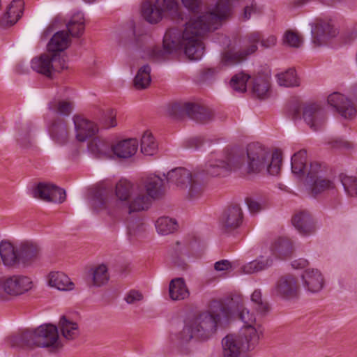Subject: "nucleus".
I'll return each instance as SVG.
<instances>
[{
    "label": "nucleus",
    "instance_id": "obj_1",
    "mask_svg": "<svg viewBox=\"0 0 357 357\" xmlns=\"http://www.w3.org/2000/svg\"><path fill=\"white\" fill-rule=\"evenodd\" d=\"M231 14L229 0H218L216 4L196 16L193 15L185 24L183 31L169 29L163 38V49L153 46L144 52L142 57L159 61L167 56L183 48L185 54L191 60H199L204 55V47L202 39L208 32L218 29L223 20Z\"/></svg>",
    "mask_w": 357,
    "mask_h": 357
},
{
    "label": "nucleus",
    "instance_id": "obj_2",
    "mask_svg": "<svg viewBox=\"0 0 357 357\" xmlns=\"http://www.w3.org/2000/svg\"><path fill=\"white\" fill-rule=\"evenodd\" d=\"M234 153L241 157V167L238 170L248 174H257L263 170L270 175L276 176L280 172L282 158L278 154L271 153L268 149L259 144H250L247 148V156L243 151L233 149Z\"/></svg>",
    "mask_w": 357,
    "mask_h": 357
},
{
    "label": "nucleus",
    "instance_id": "obj_3",
    "mask_svg": "<svg viewBox=\"0 0 357 357\" xmlns=\"http://www.w3.org/2000/svg\"><path fill=\"white\" fill-rule=\"evenodd\" d=\"M8 340L13 347H45L54 352L62 347L58 328L52 324H42L34 330H26L10 336Z\"/></svg>",
    "mask_w": 357,
    "mask_h": 357
},
{
    "label": "nucleus",
    "instance_id": "obj_4",
    "mask_svg": "<svg viewBox=\"0 0 357 357\" xmlns=\"http://www.w3.org/2000/svg\"><path fill=\"white\" fill-rule=\"evenodd\" d=\"M109 190L105 187H98L92 199V208L96 211H105L113 218H116L124 211L125 204L132 194V184L126 179H121L115 187L116 199H112Z\"/></svg>",
    "mask_w": 357,
    "mask_h": 357
},
{
    "label": "nucleus",
    "instance_id": "obj_5",
    "mask_svg": "<svg viewBox=\"0 0 357 357\" xmlns=\"http://www.w3.org/2000/svg\"><path fill=\"white\" fill-rule=\"evenodd\" d=\"M221 320L220 314H212L204 312L198 317L187 321L183 330L171 336L172 341L179 344L189 342L192 339L206 340L216 331L217 325Z\"/></svg>",
    "mask_w": 357,
    "mask_h": 357
},
{
    "label": "nucleus",
    "instance_id": "obj_6",
    "mask_svg": "<svg viewBox=\"0 0 357 357\" xmlns=\"http://www.w3.org/2000/svg\"><path fill=\"white\" fill-rule=\"evenodd\" d=\"M260 38L259 31H253L245 37L243 44L240 40L229 43L220 54V65L229 68L244 62L249 56L257 52Z\"/></svg>",
    "mask_w": 357,
    "mask_h": 357
},
{
    "label": "nucleus",
    "instance_id": "obj_7",
    "mask_svg": "<svg viewBox=\"0 0 357 357\" xmlns=\"http://www.w3.org/2000/svg\"><path fill=\"white\" fill-rule=\"evenodd\" d=\"M142 15L150 24H157L167 13L172 17H179L178 3L176 0L145 1L142 5Z\"/></svg>",
    "mask_w": 357,
    "mask_h": 357
},
{
    "label": "nucleus",
    "instance_id": "obj_8",
    "mask_svg": "<svg viewBox=\"0 0 357 357\" xmlns=\"http://www.w3.org/2000/svg\"><path fill=\"white\" fill-rule=\"evenodd\" d=\"M241 157L234 153L233 149H226L215 160H210L204 172L210 176H225L229 172L238 170L241 167Z\"/></svg>",
    "mask_w": 357,
    "mask_h": 357
},
{
    "label": "nucleus",
    "instance_id": "obj_9",
    "mask_svg": "<svg viewBox=\"0 0 357 357\" xmlns=\"http://www.w3.org/2000/svg\"><path fill=\"white\" fill-rule=\"evenodd\" d=\"M31 68L40 74L50 77L54 71L67 68L65 59L59 54H43L31 60Z\"/></svg>",
    "mask_w": 357,
    "mask_h": 357
},
{
    "label": "nucleus",
    "instance_id": "obj_10",
    "mask_svg": "<svg viewBox=\"0 0 357 357\" xmlns=\"http://www.w3.org/2000/svg\"><path fill=\"white\" fill-rule=\"evenodd\" d=\"M166 178L168 182L173 183L180 188L189 186L188 195L191 198L201 194V186L193 180L190 171L185 168L178 167L169 171Z\"/></svg>",
    "mask_w": 357,
    "mask_h": 357
},
{
    "label": "nucleus",
    "instance_id": "obj_11",
    "mask_svg": "<svg viewBox=\"0 0 357 357\" xmlns=\"http://www.w3.org/2000/svg\"><path fill=\"white\" fill-rule=\"evenodd\" d=\"M307 182L310 185L313 195H317L334 187L332 181L322 176L321 165L317 162L310 164L307 175Z\"/></svg>",
    "mask_w": 357,
    "mask_h": 357
},
{
    "label": "nucleus",
    "instance_id": "obj_12",
    "mask_svg": "<svg viewBox=\"0 0 357 357\" xmlns=\"http://www.w3.org/2000/svg\"><path fill=\"white\" fill-rule=\"evenodd\" d=\"M6 295L17 296L27 292L32 288V281L29 277L13 275L2 277Z\"/></svg>",
    "mask_w": 357,
    "mask_h": 357
},
{
    "label": "nucleus",
    "instance_id": "obj_13",
    "mask_svg": "<svg viewBox=\"0 0 357 357\" xmlns=\"http://www.w3.org/2000/svg\"><path fill=\"white\" fill-rule=\"evenodd\" d=\"M328 102L344 119H352L357 115V109L353 102L343 94L337 92L331 93L328 97Z\"/></svg>",
    "mask_w": 357,
    "mask_h": 357
},
{
    "label": "nucleus",
    "instance_id": "obj_14",
    "mask_svg": "<svg viewBox=\"0 0 357 357\" xmlns=\"http://www.w3.org/2000/svg\"><path fill=\"white\" fill-rule=\"evenodd\" d=\"M262 331L255 326H243L237 334L239 344L245 351H253L259 343Z\"/></svg>",
    "mask_w": 357,
    "mask_h": 357
},
{
    "label": "nucleus",
    "instance_id": "obj_15",
    "mask_svg": "<svg viewBox=\"0 0 357 357\" xmlns=\"http://www.w3.org/2000/svg\"><path fill=\"white\" fill-rule=\"evenodd\" d=\"M274 291L275 294L280 297L292 298L298 296L299 285L294 276L285 275L278 280Z\"/></svg>",
    "mask_w": 357,
    "mask_h": 357
},
{
    "label": "nucleus",
    "instance_id": "obj_16",
    "mask_svg": "<svg viewBox=\"0 0 357 357\" xmlns=\"http://www.w3.org/2000/svg\"><path fill=\"white\" fill-rule=\"evenodd\" d=\"M303 116L306 123L314 131L319 130L326 120L324 110L317 104L306 105L303 109Z\"/></svg>",
    "mask_w": 357,
    "mask_h": 357
},
{
    "label": "nucleus",
    "instance_id": "obj_17",
    "mask_svg": "<svg viewBox=\"0 0 357 357\" xmlns=\"http://www.w3.org/2000/svg\"><path fill=\"white\" fill-rule=\"evenodd\" d=\"M243 221V213L238 205L229 207L224 213L221 220V229L225 233H230L238 228Z\"/></svg>",
    "mask_w": 357,
    "mask_h": 357
},
{
    "label": "nucleus",
    "instance_id": "obj_18",
    "mask_svg": "<svg viewBox=\"0 0 357 357\" xmlns=\"http://www.w3.org/2000/svg\"><path fill=\"white\" fill-rule=\"evenodd\" d=\"M24 9L23 0H13L6 13L0 17V26L6 28L14 25L22 17Z\"/></svg>",
    "mask_w": 357,
    "mask_h": 357
},
{
    "label": "nucleus",
    "instance_id": "obj_19",
    "mask_svg": "<svg viewBox=\"0 0 357 357\" xmlns=\"http://www.w3.org/2000/svg\"><path fill=\"white\" fill-rule=\"evenodd\" d=\"M73 119L76 137L80 142L85 141L98 131L96 124L80 115L74 116Z\"/></svg>",
    "mask_w": 357,
    "mask_h": 357
},
{
    "label": "nucleus",
    "instance_id": "obj_20",
    "mask_svg": "<svg viewBox=\"0 0 357 357\" xmlns=\"http://www.w3.org/2000/svg\"><path fill=\"white\" fill-rule=\"evenodd\" d=\"M151 206V199L148 197L144 190L134 192L125 204L124 211L128 214L147 211Z\"/></svg>",
    "mask_w": 357,
    "mask_h": 357
},
{
    "label": "nucleus",
    "instance_id": "obj_21",
    "mask_svg": "<svg viewBox=\"0 0 357 357\" xmlns=\"http://www.w3.org/2000/svg\"><path fill=\"white\" fill-rule=\"evenodd\" d=\"M312 36L313 42L319 45L322 41L327 38L335 37L337 33V29L334 27L331 21H320L314 26L312 27Z\"/></svg>",
    "mask_w": 357,
    "mask_h": 357
},
{
    "label": "nucleus",
    "instance_id": "obj_22",
    "mask_svg": "<svg viewBox=\"0 0 357 357\" xmlns=\"http://www.w3.org/2000/svg\"><path fill=\"white\" fill-rule=\"evenodd\" d=\"M305 288L312 293L319 292L324 286V278L317 269L311 268L305 271L302 275Z\"/></svg>",
    "mask_w": 357,
    "mask_h": 357
},
{
    "label": "nucleus",
    "instance_id": "obj_23",
    "mask_svg": "<svg viewBox=\"0 0 357 357\" xmlns=\"http://www.w3.org/2000/svg\"><path fill=\"white\" fill-rule=\"evenodd\" d=\"M49 132L51 138L60 145L65 144L69 137V131L64 119H54L49 127Z\"/></svg>",
    "mask_w": 357,
    "mask_h": 357
},
{
    "label": "nucleus",
    "instance_id": "obj_24",
    "mask_svg": "<svg viewBox=\"0 0 357 357\" xmlns=\"http://www.w3.org/2000/svg\"><path fill=\"white\" fill-rule=\"evenodd\" d=\"M291 222L294 227L303 236L310 235L315 231L312 219L306 211H301L295 214Z\"/></svg>",
    "mask_w": 357,
    "mask_h": 357
},
{
    "label": "nucleus",
    "instance_id": "obj_25",
    "mask_svg": "<svg viewBox=\"0 0 357 357\" xmlns=\"http://www.w3.org/2000/svg\"><path fill=\"white\" fill-rule=\"evenodd\" d=\"M88 150L98 158H109L112 156V146L105 139H92L88 144Z\"/></svg>",
    "mask_w": 357,
    "mask_h": 357
},
{
    "label": "nucleus",
    "instance_id": "obj_26",
    "mask_svg": "<svg viewBox=\"0 0 357 357\" xmlns=\"http://www.w3.org/2000/svg\"><path fill=\"white\" fill-rule=\"evenodd\" d=\"M39 255V248L37 245L31 242H23L21 243L19 250V265H30L35 261Z\"/></svg>",
    "mask_w": 357,
    "mask_h": 357
},
{
    "label": "nucleus",
    "instance_id": "obj_27",
    "mask_svg": "<svg viewBox=\"0 0 357 357\" xmlns=\"http://www.w3.org/2000/svg\"><path fill=\"white\" fill-rule=\"evenodd\" d=\"M138 149L136 139H128L112 145V154L118 158H128L135 154Z\"/></svg>",
    "mask_w": 357,
    "mask_h": 357
},
{
    "label": "nucleus",
    "instance_id": "obj_28",
    "mask_svg": "<svg viewBox=\"0 0 357 357\" xmlns=\"http://www.w3.org/2000/svg\"><path fill=\"white\" fill-rule=\"evenodd\" d=\"M0 257L4 266L14 267L19 265L18 251L8 241L0 243Z\"/></svg>",
    "mask_w": 357,
    "mask_h": 357
},
{
    "label": "nucleus",
    "instance_id": "obj_29",
    "mask_svg": "<svg viewBox=\"0 0 357 357\" xmlns=\"http://www.w3.org/2000/svg\"><path fill=\"white\" fill-rule=\"evenodd\" d=\"M234 334L226 335L222 340V355L224 357H239L242 347Z\"/></svg>",
    "mask_w": 357,
    "mask_h": 357
},
{
    "label": "nucleus",
    "instance_id": "obj_30",
    "mask_svg": "<svg viewBox=\"0 0 357 357\" xmlns=\"http://www.w3.org/2000/svg\"><path fill=\"white\" fill-rule=\"evenodd\" d=\"M169 297L173 301L184 300L189 296V291L185 280L181 278L171 280L169 285Z\"/></svg>",
    "mask_w": 357,
    "mask_h": 357
},
{
    "label": "nucleus",
    "instance_id": "obj_31",
    "mask_svg": "<svg viewBox=\"0 0 357 357\" xmlns=\"http://www.w3.org/2000/svg\"><path fill=\"white\" fill-rule=\"evenodd\" d=\"M70 45V39L67 33L64 31H57L53 35L47 44V50L50 54H57L68 48Z\"/></svg>",
    "mask_w": 357,
    "mask_h": 357
},
{
    "label": "nucleus",
    "instance_id": "obj_32",
    "mask_svg": "<svg viewBox=\"0 0 357 357\" xmlns=\"http://www.w3.org/2000/svg\"><path fill=\"white\" fill-rule=\"evenodd\" d=\"M144 189L147 196L152 199L160 197L163 193V181L156 175H150L144 181Z\"/></svg>",
    "mask_w": 357,
    "mask_h": 357
},
{
    "label": "nucleus",
    "instance_id": "obj_33",
    "mask_svg": "<svg viewBox=\"0 0 357 357\" xmlns=\"http://www.w3.org/2000/svg\"><path fill=\"white\" fill-rule=\"evenodd\" d=\"M49 284L60 291H70L74 289V283L65 273L52 272L50 274Z\"/></svg>",
    "mask_w": 357,
    "mask_h": 357
},
{
    "label": "nucleus",
    "instance_id": "obj_34",
    "mask_svg": "<svg viewBox=\"0 0 357 357\" xmlns=\"http://www.w3.org/2000/svg\"><path fill=\"white\" fill-rule=\"evenodd\" d=\"M68 31L73 37H79L85 29V20L84 14L77 12L73 14L66 24Z\"/></svg>",
    "mask_w": 357,
    "mask_h": 357
},
{
    "label": "nucleus",
    "instance_id": "obj_35",
    "mask_svg": "<svg viewBox=\"0 0 357 357\" xmlns=\"http://www.w3.org/2000/svg\"><path fill=\"white\" fill-rule=\"evenodd\" d=\"M273 264V259L270 257H260L241 267V271L245 274H253L255 273L268 268Z\"/></svg>",
    "mask_w": 357,
    "mask_h": 357
},
{
    "label": "nucleus",
    "instance_id": "obj_36",
    "mask_svg": "<svg viewBox=\"0 0 357 357\" xmlns=\"http://www.w3.org/2000/svg\"><path fill=\"white\" fill-rule=\"evenodd\" d=\"M59 328L64 338L68 340L77 338L79 335V329L76 322L62 316L59 321Z\"/></svg>",
    "mask_w": 357,
    "mask_h": 357
},
{
    "label": "nucleus",
    "instance_id": "obj_37",
    "mask_svg": "<svg viewBox=\"0 0 357 357\" xmlns=\"http://www.w3.org/2000/svg\"><path fill=\"white\" fill-rule=\"evenodd\" d=\"M188 116L199 123H204L212 119L213 113L208 108L190 103Z\"/></svg>",
    "mask_w": 357,
    "mask_h": 357
},
{
    "label": "nucleus",
    "instance_id": "obj_38",
    "mask_svg": "<svg viewBox=\"0 0 357 357\" xmlns=\"http://www.w3.org/2000/svg\"><path fill=\"white\" fill-rule=\"evenodd\" d=\"M274 255L280 258L289 257L293 252V246L291 241L286 238H279L271 247Z\"/></svg>",
    "mask_w": 357,
    "mask_h": 357
},
{
    "label": "nucleus",
    "instance_id": "obj_39",
    "mask_svg": "<svg viewBox=\"0 0 357 357\" xmlns=\"http://www.w3.org/2000/svg\"><path fill=\"white\" fill-rule=\"evenodd\" d=\"M150 73L151 68L149 65H144L139 69L133 80L136 89H145L149 86L151 81Z\"/></svg>",
    "mask_w": 357,
    "mask_h": 357
},
{
    "label": "nucleus",
    "instance_id": "obj_40",
    "mask_svg": "<svg viewBox=\"0 0 357 357\" xmlns=\"http://www.w3.org/2000/svg\"><path fill=\"white\" fill-rule=\"evenodd\" d=\"M141 151L145 155H153L158 151V144L151 132L146 130L141 139Z\"/></svg>",
    "mask_w": 357,
    "mask_h": 357
},
{
    "label": "nucleus",
    "instance_id": "obj_41",
    "mask_svg": "<svg viewBox=\"0 0 357 357\" xmlns=\"http://www.w3.org/2000/svg\"><path fill=\"white\" fill-rule=\"evenodd\" d=\"M307 152L300 150L295 153L291 159L292 173L296 176H302L306 165Z\"/></svg>",
    "mask_w": 357,
    "mask_h": 357
},
{
    "label": "nucleus",
    "instance_id": "obj_42",
    "mask_svg": "<svg viewBox=\"0 0 357 357\" xmlns=\"http://www.w3.org/2000/svg\"><path fill=\"white\" fill-rule=\"evenodd\" d=\"M276 77L278 83L280 86L294 87L300 85V82L297 77L296 70L293 68H289L284 73H279Z\"/></svg>",
    "mask_w": 357,
    "mask_h": 357
},
{
    "label": "nucleus",
    "instance_id": "obj_43",
    "mask_svg": "<svg viewBox=\"0 0 357 357\" xmlns=\"http://www.w3.org/2000/svg\"><path fill=\"white\" fill-rule=\"evenodd\" d=\"M91 275H92L93 284L96 287H100L106 284L109 279L108 269L105 264H101L92 268L91 270Z\"/></svg>",
    "mask_w": 357,
    "mask_h": 357
},
{
    "label": "nucleus",
    "instance_id": "obj_44",
    "mask_svg": "<svg viewBox=\"0 0 357 357\" xmlns=\"http://www.w3.org/2000/svg\"><path fill=\"white\" fill-rule=\"evenodd\" d=\"M48 108L55 114L68 116L72 112L73 104L66 100H53L49 103Z\"/></svg>",
    "mask_w": 357,
    "mask_h": 357
},
{
    "label": "nucleus",
    "instance_id": "obj_45",
    "mask_svg": "<svg viewBox=\"0 0 357 357\" xmlns=\"http://www.w3.org/2000/svg\"><path fill=\"white\" fill-rule=\"evenodd\" d=\"M155 227L158 234L167 235L176 229L177 223L174 220L168 217H161L157 220Z\"/></svg>",
    "mask_w": 357,
    "mask_h": 357
},
{
    "label": "nucleus",
    "instance_id": "obj_46",
    "mask_svg": "<svg viewBox=\"0 0 357 357\" xmlns=\"http://www.w3.org/2000/svg\"><path fill=\"white\" fill-rule=\"evenodd\" d=\"M250 78V76L249 75L245 74L243 73L236 74L231 79L229 85L231 88L236 92H245L247 82Z\"/></svg>",
    "mask_w": 357,
    "mask_h": 357
},
{
    "label": "nucleus",
    "instance_id": "obj_47",
    "mask_svg": "<svg viewBox=\"0 0 357 357\" xmlns=\"http://www.w3.org/2000/svg\"><path fill=\"white\" fill-rule=\"evenodd\" d=\"M269 89V83L266 78L257 77L254 80L252 93L259 98H265Z\"/></svg>",
    "mask_w": 357,
    "mask_h": 357
},
{
    "label": "nucleus",
    "instance_id": "obj_48",
    "mask_svg": "<svg viewBox=\"0 0 357 357\" xmlns=\"http://www.w3.org/2000/svg\"><path fill=\"white\" fill-rule=\"evenodd\" d=\"M190 102L174 103L167 108L168 114L174 119H181L184 116H188Z\"/></svg>",
    "mask_w": 357,
    "mask_h": 357
},
{
    "label": "nucleus",
    "instance_id": "obj_49",
    "mask_svg": "<svg viewBox=\"0 0 357 357\" xmlns=\"http://www.w3.org/2000/svg\"><path fill=\"white\" fill-rule=\"evenodd\" d=\"M340 180L345 192L351 197H357V178L341 174Z\"/></svg>",
    "mask_w": 357,
    "mask_h": 357
},
{
    "label": "nucleus",
    "instance_id": "obj_50",
    "mask_svg": "<svg viewBox=\"0 0 357 357\" xmlns=\"http://www.w3.org/2000/svg\"><path fill=\"white\" fill-rule=\"evenodd\" d=\"M282 40L284 45L291 47L298 48L303 44L302 37L298 33L291 30L285 32Z\"/></svg>",
    "mask_w": 357,
    "mask_h": 357
},
{
    "label": "nucleus",
    "instance_id": "obj_51",
    "mask_svg": "<svg viewBox=\"0 0 357 357\" xmlns=\"http://www.w3.org/2000/svg\"><path fill=\"white\" fill-rule=\"evenodd\" d=\"M51 183H40L33 191L34 197L47 202L52 192Z\"/></svg>",
    "mask_w": 357,
    "mask_h": 357
},
{
    "label": "nucleus",
    "instance_id": "obj_52",
    "mask_svg": "<svg viewBox=\"0 0 357 357\" xmlns=\"http://www.w3.org/2000/svg\"><path fill=\"white\" fill-rule=\"evenodd\" d=\"M251 301L255 303L256 310L261 314L266 313L269 310L268 304L262 300L261 292L256 289L251 295Z\"/></svg>",
    "mask_w": 357,
    "mask_h": 357
},
{
    "label": "nucleus",
    "instance_id": "obj_53",
    "mask_svg": "<svg viewBox=\"0 0 357 357\" xmlns=\"http://www.w3.org/2000/svg\"><path fill=\"white\" fill-rule=\"evenodd\" d=\"M52 192L50 195V199L47 202H54V203H63L66 198V191L57 187L55 185L52 184Z\"/></svg>",
    "mask_w": 357,
    "mask_h": 357
},
{
    "label": "nucleus",
    "instance_id": "obj_54",
    "mask_svg": "<svg viewBox=\"0 0 357 357\" xmlns=\"http://www.w3.org/2000/svg\"><path fill=\"white\" fill-rule=\"evenodd\" d=\"M238 317L244 323V326H255L256 318L253 313L250 312L247 308H243L240 310Z\"/></svg>",
    "mask_w": 357,
    "mask_h": 357
},
{
    "label": "nucleus",
    "instance_id": "obj_55",
    "mask_svg": "<svg viewBox=\"0 0 357 357\" xmlns=\"http://www.w3.org/2000/svg\"><path fill=\"white\" fill-rule=\"evenodd\" d=\"M102 124L104 128L115 127L117 125L114 111L109 110L105 114Z\"/></svg>",
    "mask_w": 357,
    "mask_h": 357
},
{
    "label": "nucleus",
    "instance_id": "obj_56",
    "mask_svg": "<svg viewBox=\"0 0 357 357\" xmlns=\"http://www.w3.org/2000/svg\"><path fill=\"white\" fill-rule=\"evenodd\" d=\"M220 70V68H205L201 72V79L203 81L209 80L213 78Z\"/></svg>",
    "mask_w": 357,
    "mask_h": 357
},
{
    "label": "nucleus",
    "instance_id": "obj_57",
    "mask_svg": "<svg viewBox=\"0 0 357 357\" xmlns=\"http://www.w3.org/2000/svg\"><path fill=\"white\" fill-rule=\"evenodd\" d=\"M261 34V38L259 40L261 43V45L264 48H271L273 47L277 43V38L274 35H268L267 37L264 38L262 34Z\"/></svg>",
    "mask_w": 357,
    "mask_h": 357
},
{
    "label": "nucleus",
    "instance_id": "obj_58",
    "mask_svg": "<svg viewBox=\"0 0 357 357\" xmlns=\"http://www.w3.org/2000/svg\"><path fill=\"white\" fill-rule=\"evenodd\" d=\"M143 299V295L139 291L130 290L126 296L125 301L128 304H135Z\"/></svg>",
    "mask_w": 357,
    "mask_h": 357
},
{
    "label": "nucleus",
    "instance_id": "obj_59",
    "mask_svg": "<svg viewBox=\"0 0 357 357\" xmlns=\"http://www.w3.org/2000/svg\"><path fill=\"white\" fill-rule=\"evenodd\" d=\"M183 6L190 11L195 13L198 12L202 4L201 0H181Z\"/></svg>",
    "mask_w": 357,
    "mask_h": 357
},
{
    "label": "nucleus",
    "instance_id": "obj_60",
    "mask_svg": "<svg viewBox=\"0 0 357 357\" xmlns=\"http://www.w3.org/2000/svg\"><path fill=\"white\" fill-rule=\"evenodd\" d=\"M301 105L296 102L294 103H292L289 106L288 108V112L289 114L291 116V118L294 120H297L301 119Z\"/></svg>",
    "mask_w": 357,
    "mask_h": 357
},
{
    "label": "nucleus",
    "instance_id": "obj_61",
    "mask_svg": "<svg viewBox=\"0 0 357 357\" xmlns=\"http://www.w3.org/2000/svg\"><path fill=\"white\" fill-rule=\"evenodd\" d=\"M245 201L250 213H256L261 210L262 207L260 203L254 199L247 198Z\"/></svg>",
    "mask_w": 357,
    "mask_h": 357
},
{
    "label": "nucleus",
    "instance_id": "obj_62",
    "mask_svg": "<svg viewBox=\"0 0 357 357\" xmlns=\"http://www.w3.org/2000/svg\"><path fill=\"white\" fill-rule=\"evenodd\" d=\"M232 267L231 264L227 259H222L215 263L214 268L217 271H228Z\"/></svg>",
    "mask_w": 357,
    "mask_h": 357
},
{
    "label": "nucleus",
    "instance_id": "obj_63",
    "mask_svg": "<svg viewBox=\"0 0 357 357\" xmlns=\"http://www.w3.org/2000/svg\"><path fill=\"white\" fill-rule=\"evenodd\" d=\"M257 7L256 3L252 1L250 5H246L244 8L243 18L245 20H249L252 13L257 12Z\"/></svg>",
    "mask_w": 357,
    "mask_h": 357
},
{
    "label": "nucleus",
    "instance_id": "obj_64",
    "mask_svg": "<svg viewBox=\"0 0 357 357\" xmlns=\"http://www.w3.org/2000/svg\"><path fill=\"white\" fill-rule=\"evenodd\" d=\"M308 265V261L303 258L296 259L291 262V266L294 269H303Z\"/></svg>",
    "mask_w": 357,
    "mask_h": 357
}]
</instances>
